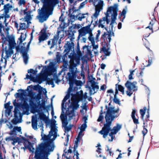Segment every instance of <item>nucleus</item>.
Returning <instances> with one entry per match:
<instances>
[{
  "label": "nucleus",
  "mask_w": 159,
  "mask_h": 159,
  "mask_svg": "<svg viewBox=\"0 0 159 159\" xmlns=\"http://www.w3.org/2000/svg\"><path fill=\"white\" fill-rule=\"evenodd\" d=\"M105 108L107 110L105 117L106 123L104 124L102 130L98 133L102 135L104 138H106L109 134L111 137V139H109L108 141L111 142L114 138L113 135L116 134L122 128V125L118 123H117L116 125L112 129L111 127L112 122L120 115L119 113V108H118L115 109L114 107H108L107 105L105 106Z\"/></svg>",
  "instance_id": "f257e3e1"
},
{
  "label": "nucleus",
  "mask_w": 159,
  "mask_h": 159,
  "mask_svg": "<svg viewBox=\"0 0 159 159\" xmlns=\"http://www.w3.org/2000/svg\"><path fill=\"white\" fill-rule=\"evenodd\" d=\"M42 130V139L43 140L44 142L39 144L38 146L36 147V149L53 151L55 146L54 142L50 138L51 136H53L52 139L54 140L57 137V134L49 133V134L46 135L43 134V131Z\"/></svg>",
  "instance_id": "f03ea898"
},
{
  "label": "nucleus",
  "mask_w": 159,
  "mask_h": 159,
  "mask_svg": "<svg viewBox=\"0 0 159 159\" xmlns=\"http://www.w3.org/2000/svg\"><path fill=\"white\" fill-rule=\"evenodd\" d=\"M76 64L70 66L69 68V72H68L67 75L68 76L69 84L70 87L68 90L69 92L73 90L74 85L75 84L76 86H80L81 85L82 82L81 81L77 80L76 79L77 76V74L79 72L77 70L76 67Z\"/></svg>",
  "instance_id": "7ed1b4c3"
},
{
  "label": "nucleus",
  "mask_w": 159,
  "mask_h": 159,
  "mask_svg": "<svg viewBox=\"0 0 159 159\" xmlns=\"http://www.w3.org/2000/svg\"><path fill=\"white\" fill-rule=\"evenodd\" d=\"M41 1L43 4L41 10H38L39 11V15L37 16V18L39 20V22L43 23L46 20L48 17L49 15L46 13V8L48 5L47 0H41Z\"/></svg>",
  "instance_id": "20e7f679"
},
{
  "label": "nucleus",
  "mask_w": 159,
  "mask_h": 159,
  "mask_svg": "<svg viewBox=\"0 0 159 159\" xmlns=\"http://www.w3.org/2000/svg\"><path fill=\"white\" fill-rule=\"evenodd\" d=\"M9 43L7 45H8L9 46V50L7 49V46H6L5 47H4V50H5L6 53V56L5 57H3V58L5 59V65L4 67L6 65L7 61L6 59L8 58L9 57H11V54L13 53V49H14L16 45V43L15 42V40H14V39L12 38H9Z\"/></svg>",
  "instance_id": "39448f33"
},
{
  "label": "nucleus",
  "mask_w": 159,
  "mask_h": 159,
  "mask_svg": "<svg viewBox=\"0 0 159 159\" xmlns=\"http://www.w3.org/2000/svg\"><path fill=\"white\" fill-rule=\"evenodd\" d=\"M136 81H134L133 82H131L129 81H127L125 84V86L127 88L128 90L126 92L127 95L129 97L131 96L132 94L133 93L130 92L133 90L134 91H137L138 89L137 87L136 86L137 84Z\"/></svg>",
  "instance_id": "423d86ee"
},
{
  "label": "nucleus",
  "mask_w": 159,
  "mask_h": 159,
  "mask_svg": "<svg viewBox=\"0 0 159 159\" xmlns=\"http://www.w3.org/2000/svg\"><path fill=\"white\" fill-rule=\"evenodd\" d=\"M90 82L91 84V86H86V88L89 89L90 95H91L97 92L99 89V86L98 85V83L93 80H91Z\"/></svg>",
  "instance_id": "0eeeda50"
},
{
  "label": "nucleus",
  "mask_w": 159,
  "mask_h": 159,
  "mask_svg": "<svg viewBox=\"0 0 159 159\" xmlns=\"http://www.w3.org/2000/svg\"><path fill=\"white\" fill-rule=\"evenodd\" d=\"M23 141V144L24 147L21 148L25 151L26 149H28L30 152L33 153L34 152V148L33 147V143H31L25 137L22 138Z\"/></svg>",
  "instance_id": "6e6552de"
},
{
  "label": "nucleus",
  "mask_w": 159,
  "mask_h": 159,
  "mask_svg": "<svg viewBox=\"0 0 159 159\" xmlns=\"http://www.w3.org/2000/svg\"><path fill=\"white\" fill-rule=\"evenodd\" d=\"M38 124L39 128H41L40 129L43 131L42 122L41 120L39 121V119H37L36 117L33 116L32 118V126L33 128L35 130L37 129Z\"/></svg>",
  "instance_id": "1a4fd4ad"
},
{
  "label": "nucleus",
  "mask_w": 159,
  "mask_h": 159,
  "mask_svg": "<svg viewBox=\"0 0 159 159\" xmlns=\"http://www.w3.org/2000/svg\"><path fill=\"white\" fill-rule=\"evenodd\" d=\"M7 37H5L4 34L3 33H1V39H2V50H4V45H7V44L6 43V41H7L8 43H9V38L11 39L12 38L14 39V40H15V37L13 35H8L9 32L8 30H7Z\"/></svg>",
  "instance_id": "9d476101"
},
{
  "label": "nucleus",
  "mask_w": 159,
  "mask_h": 159,
  "mask_svg": "<svg viewBox=\"0 0 159 159\" xmlns=\"http://www.w3.org/2000/svg\"><path fill=\"white\" fill-rule=\"evenodd\" d=\"M75 26H70L68 30L66 31V34L68 36V38L70 39V41H73L75 38L74 33L76 32L75 30Z\"/></svg>",
  "instance_id": "9b49d317"
},
{
  "label": "nucleus",
  "mask_w": 159,
  "mask_h": 159,
  "mask_svg": "<svg viewBox=\"0 0 159 159\" xmlns=\"http://www.w3.org/2000/svg\"><path fill=\"white\" fill-rule=\"evenodd\" d=\"M53 151H50L48 150H42L35 149L34 153H37L40 154L42 156H43V158L42 159H48V156L50 154V152H52Z\"/></svg>",
  "instance_id": "f8f14e48"
},
{
  "label": "nucleus",
  "mask_w": 159,
  "mask_h": 159,
  "mask_svg": "<svg viewBox=\"0 0 159 159\" xmlns=\"http://www.w3.org/2000/svg\"><path fill=\"white\" fill-rule=\"evenodd\" d=\"M118 10V5L117 3H115L112 6H110L108 7L107 12L105 13L106 16L108 18L109 17V12L111 13L112 11H113V13H114V11H116V12H117Z\"/></svg>",
  "instance_id": "ddd939ff"
},
{
  "label": "nucleus",
  "mask_w": 159,
  "mask_h": 159,
  "mask_svg": "<svg viewBox=\"0 0 159 159\" xmlns=\"http://www.w3.org/2000/svg\"><path fill=\"white\" fill-rule=\"evenodd\" d=\"M74 43L73 41H67V43L66 44V49L64 51V52H66L67 53H68L70 51L72 50V49H74Z\"/></svg>",
  "instance_id": "4468645a"
},
{
  "label": "nucleus",
  "mask_w": 159,
  "mask_h": 159,
  "mask_svg": "<svg viewBox=\"0 0 159 159\" xmlns=\"http://www.w3.org/2000/svg\"><path fill=\"white\" fill-rule=\"evenodd\" d=\"M38 106L39 107V109L42 108L44 111H46L47 112H48V110H49L50 105H48L47 106H45V101L43 99L42 100V102L40 103V101L38 102Z\"/></svg>",
  "instance_id": "2eb2a0df"
},
{
  "label": "nucleus",
  "mask_w": 159,
  "mask_h": 159,
  "mask_svg": "<svg viewBox=\"0 0 159 159\" xmlns=\"http://www.w3.org/2000/svg\"><path fill=\"white\" fill-rule=\"evenodd\" d=\"M56 121L55 120H52L50 123L51 130L49 131V133H55V134H57V129L55 127V124Z\"/></svg>",
  "instance_id": "dca6fc26"
},
{
  "label": "nucleus",
  "mask_w": 159,
  "mask_h": 159,
  "mask_svg": "<svg viewBox=\"0 0 159 159\" xmlns=\"http://www.w3.org/2000/svg\"><path fill=\"white\" fill-rule=\"evenodd\" d=\"M30 106L32 110H34L35 111H37L38 108V106L34 102V98H31L29 100Z\"/></svg>",
  "instance_id": "f3484780"
},
{
  "label": "nucleus",
  "mask_w": 159,
  "mask_h": 159,
  "mask_svg": "<svg viewBox=\"0 0 159 159\" xmlns=\"http://www.w3.org/2000/svg\"><path fill=\"white\" fill-rule=\"evenodd\" d=\"M101 39L102 40L103 42L106 41V39L107 41L110 43L111 40V37L110 35L107 32H104V34L102 35Z\"/></svg>",
  "instance_id": "a211bd4d"
},
{
  "label": "nucleus",
  "mask_w": 159,
  "mask_h": 159,
  "mask_svg": "<svg viewBox=\"0 0 159 159\" xmlns=\"http://www.w3.org/2000/svg\"><path fill=\"white\" fill-rule=\"evenodd\" d=\"M118 14L117 12H116V11H114V13L111 15V22L110 24V25L111 26V30H113V28L114 26L113 24L114 23H116V24L117 23H116V17L117 16Z\"/></svg>",
  "instance_id": "6ab92c4d"
},
{
  "label": "nucleus",
  "mask_w": 159,
  "mask_h": 159,
  "mask_svg": "<svg viewBox=\"0 0 159 159\" xmlns=\"http://www.w3.org/2000/svg\"><path fill=\"white\" fill-rule=\"evenodd\" d=\"M79 105L78 104V102L76 100H74L70 104V108L72 109V110H76L79 107Z\"/></svg>",
  "instance_id": "aec40b11"
},
{
  "label": "nucleus",
  "mask_w": 159,
  "mask_h": 159,
  "mask_svg": "<svg viewBox=\"0 0 159 159\" xmlns=\"http://www.w3.org/2000/svg\"><path fill=\"white\" fill-rule=\"evenodd\" d=\"M22 54V57L23 58V61L24 63L27 65L28 63L29 56L28 53L25 52H21Z\"/></svg>",
  "instance_id": "412c9836"
},
{
  "label": "nucleus",
  "mask_w": 159,
  "mask_h": 159,
  "mask_svg": "<svg viewBox=\"0 0 159 159\" xmlns=\"http://www.w3.org/2000/svg\"><path fill=\"white\" fill-rule=\"evenodd\" d=\"M93 22V20H92L90 24L85 27H82L86 34H92V30H91L90 27Z\"/></svg>",
  "instance_id": "4be33fe9"
},
{
  "label": "nucleus",
  "mask_w": 159,
  "mask_h": 159,
  "mask_svg": "<svg viewBox=\"0 0 159 159\" xmlns=\"http://www.w3.org/2000/svg\"><path fill=\"white\" fill-rule=\"evenodd\" d=\"M12 7V6L10 5L9 3H7L3 7L4 13L8 14L9 13V11L11 10V8Z\"/></svg>",
  "instance_id": "5701e85b"
},
{
  "label": "nucleus",
  "mask_w": 159,
  "mask_h": 159,
  "mask_svg": "<svg viewBox=\"0 0 159 159\" xmlns=\"http://www.w3.org/2000/svg\"><path fill=\"white\" fill-rule=\"evenodd\" d=\"M48 38V36L47 34H41L40 35L39 37V43H40L46 40Z\"/></svg>",
  "instance_id": "b1692460"
},
{
  "label": "nucleus",
  "mask_w": 159,
  "mask_h": 159,
  "mask_svg": "<svg viewBox=\"0 0 159 159\" xmlns=\"http://www.w3.org/2000/svg\"><path fill=\"white\" fill-rule=\"evenodd\" d=\"M13 104L15 107L14 110L19 111V109L21 108L22 103L16 102V99L13 100Z\"/></svg>",
  "instance_id": "393cba45"
},
{
  "label": "nucleus",
  "mask_w": 159,
  "mask_h": 159,
  "mask_svg": "<svg viewBox=\"0 0 159 159\" xmlns=\"http://www.w3.org/2000/svg\"><path fill=\"white\" fill-rule=\"evenodd\" d=\"M56 71V69L54 67L53 63L52 62H50L48 65V72L52 74Z\"/></svg>",
  "instance_id": "a878e982"
},
{
  "label": "nucleus",
  "mask_w": 159,
  "mask_h": 159,
  "mask_svg": "<svg viewBox=\"0 0 159 159\" xmlns=\"http://www.w3.org/2000/svg\"><path fill=\"white\" fill-rule=\"evenodd\" d=\"M68 92L69 93H68L65 96L63 100L62 101V102L61 103V110L62 111H63L64 109V104L65 102L67 99H69L70 97V92H69L68 91Z\"/></svg>",
  "instance_id": "bb28decb"
},
{
  "label": "nucleus",
  "mask_w": 159,
  "mask_h": 159,
  "mask_svg": "<svg viewBox=\"0 0 159 159\" xmlns=\"http://www.w3.org/2000/svg\"><path fill=\"white\" fill-rule=\"evenodd\" d=\"M66 114L68 116L69 120H71L73 118V117L75 116V114L74 112V111L71 110L70 111L69 110L67 111V112H66Z\"/></svg>",
  "instance_id": "cd10ccee"
},
{
  "label": "nucleus",
  "mask_w": 159,
  "mask_h": 159,
  "mask_svg": "<svg viewBox=\"0 0 159 159\" xmlns=\"http://www.w3.org/2000/svg\"><path fill=\"white\" fill-rule=\"evenodd\" d=\"M70 100H68V102H66L65 103V105H64V110L62 111V113L64 114L65 113L64 111H66V112H67V111H69L70 108Z\"/></svg>",
  "instance_id": "c85d7f7f"
},
{
  "label": "nucleus",
  "mask_w": 159,
  "mask_h": 159,
  "mask_svg": "<svg viewBox=\"0 0 159 159\" xmlns=\"http://www.w3.org/2000/svg\"><path fill=\"white\" fill-rule=\"evenodd\" d=\"M110 48H106L105 47H103L102 50L106 56H109L111 54V52L109 51Z\"/></svg>",
  "instance_id": "c756f323"
},
{
  "label": "nucleus",
  "mask_w": 159,
  "mask_h": 159,
  "mask_svg": "<svg viewBox=\"0 0 159 159\" xmlns=\"http://www.w3.org/2000/svg\"><path fill=\"white\" fill-rule=\"evenodd\" d=\"M147 110V108L146 107H144L143 109H141L140 110V114L141 115V118L143 120V124L144 125H145V122L144 121V116L145 115V114L146 111Z\"/></svg>",
  "instance_id": "7c9ffc66"
},
{
  "label": "nucleus",
  "mask_w": 159,
  "mask_h": 159,
  "mask_svg": "<svg viewBox=\"0 0 159 159\" xmlns=\"http://www.w3.org/2000/svg\"><path fill=\"white\" fill-rule=\"evenodd\" d=\"M71 59H73L75 61L76 64H79L80 63V57L76 54L73 55L72 56Z\"/></svg>",
  "instance_id": "2f4dec72"
},
{
  "label": "nucleus",
  "mask_w": 159,
  "mask_h": 159,
  "mask_svg": "<svg viewBox=\"0 0 159 159\" xmlns=\"http://www.w3.org/2000/svg\"><path fill=\"white\" fill-rule=\"evenodd\" d=\"M73 126V125L70 124L68 126H66L64 127V131L65 133L64 134V135H65L66 133L68 134V132L71 130Z\"/></svg>",
  "instance_id": "473e14b6"
},
{
  "label": "nucleus",
  "mask_w": 159,
  "mask_h": 159,
  "mask_svg": "<svg viewBox=\"0 0 159 159\" xmlns=\"http://www.w3.org/2000/svg\"><path fill=\"white\" fill-rule=\"evenodd\" d=\"M26 37V34L24 35V34L21 33L20 37L19 38L18 40L19 41V44L22 43L23 41L25 40Z\"/></svg>",
  "instance_id": "72a5a7b5"
},
{
  "label": "nucleus",
  "mask_w": 159,
  "mask_h": 159,
  "mask_svg": "<svg viewBox=\"0 0 159 159\" xmlns=\"http://www.w3.org/2000/svg\"><path fill=\"white\" fill-rule=\"evenodd\" d=\"M155 18L154 17L152 19V20L150 22L149 25L146 28V29L149 28L150 30H152V33L153 32L152 27L153 25L154 24L153 21H155Z\"/></svg>",
  "instance_id": "f704fd0d"
},
{
  "label": "nucleus",
  "mask_w": 159,
  "mask_h": 159,
  "mask_svg": "<svg viewBox=\"0 0 159 159\" xmlns=\"http://www.w3.org/2000/svg\"><path fill=\"white\" fill-rule=\"evenodd\" d=\"M79 138H76V140L75 141L74 146V152L75 153L76 150L77 149L78 146V143L80 142Z\"/></svg>",
  "instance_id": "c9c22d12"
},
{
  "label": "nucleus",
  "mask_w": 159,
  "mask_h": 159,
  "mask_svg": "<svg viewBox=\"0 0 159 159\" xmlns=\"http://www.w3.org/2000/svg\"><path fill=\"white\" fill-rule=\"evenodd\" d=\"M11 122L14 125H16L18 123H20L22 122V118H20V119L14 118L12 120Z\"/></svg>",
  "instance_id": "e433bc0d"
},
{
  "label": "nucleus",
  "mask_w": 159,
  "mask_h": 159,
  "mask_svg": "<svg viewBox=\"0 0 159 159\" xmlns=\"http://www.w3.org/2000/svg\"><path fill=\"white\" fill-rule=\"evenodd\" d=\"M30 79L33 82H35L36 79V78L35 77H34L32 76L31 74H30V75L28 74H27L26 75V77L25 78V79Z\"/></svg>",
  "instance_id": "4c0bfd02"
},
{
  "label": "nucleus",
  "mask_w": 159,
  "mask_h": 159,
  "mask_svg": "<svg viewBox=\"0 0 159 159\" xmlns=\"http://www.w3.org/2000/svg\"><path fill=\"white\" fill-rule=\"evenodd\" d=\"M30 79L33 82H35L36 79V78L35 77H34L32 76L31 74H30V75L28 74H27L26 75V77L25 78V79Z\"/></svg>",
  "instance_id": "58836bf2"
},
{
  "label": "nucleus",
  "mask_w": 159,
  "mask_h": 159,
  "mask_svg": "<svg viewBox=\"0 0 159 159\" xmlns=\"http://www.w3.org/2000/svg\"><path fill=\"white\" fill-rule=\"evenodd\" d=\"M105 111L103 112L102 110H101L100 112V115L99 116L97 120L98 122H102L104 118V116L102 115V114L104 113H105Z\"/></svg>",
  "instance_id": "ea45409f"
},
{
  "label": "nucleus",
  "mask_w": 159,
  "mask_h": 159,
  "mask_svg": "<svg viewBox=\"0 0 159 159\" xmlns=\"http://www.w3.org/2000/svg\"><path fill=\"white\" fill-rule=\"evenodd\" d=\"M30 46L27 45L26 48L23 46H21V52H25L28 53L29 50Z\"/></svg>",
  "instance_id": "a19ab883"
},
{
  "label": "nucleus",
  "mask_w": 159,
  "mask_h": 159,
  "mask_svg": "<svg viewBox=\"0 0 159 159\" xmlns=\"http://www.w3.org/2000/svg\"><path fill=\"white\" fill-rule=\"evenodd\" d=\"M100 9L98 8V7H96L95 9V12L93 15V16L95 18H97L99 15L100 12L101 11Z\"/></svg>",
  "instance_id": "79ce46f5"
},
{
  "label": "nucleus",
  "mask_w": 159,
  "mask_h": 159,
  "mask_svg": "<svg viewBox=\"0 0 159 159\" xmlns=\"http://www.w3.org/2000/svg\"><path fill=\"white\" fill-rule=\"evenodd\" d=\"M103 4V1L102 0H99L98 2V5L96 6V7H98V8L102 9V7Z\"/></svg>",
  "instance_id": "37998d69"
},
{
  "label": "nucleus",
  "mask_w": 159,
  "mask_h": 159,
  "mask_svg": "<svg viewBox=\"0 0 159 159\" xmlns=\"http://www.w3.org/2000/svg\"><path fill=\"white\" fill-rule=\"evenodd\" d=\"M14 118H18V115H19L20 118H21V115L19 111L14 110Z\"/></svg>",
  "instance_id": "c03bdc74"
},
{
  "label": "nucleus",
  "mask_w": 159,
  "mask_h": 159,
  "mask_svg": "<svg viewBox=\"0 0 159 159\" xmlns=\"http://www.w3.org/2000/svg\"><path fill=\"white\" fill-rule=\"evenodd\" d=\"M64 0H62L64 1ZM59 2V0H50L49 4L50 5L54 6Z\"/></svg>",
  "instance_id": "a18cd8bd"
},
{
  "label": "nucleus",
  "mask_w": 159,
  "mask_h": 159,
  "mask_svg": "<svg viewBox=\"0 0 159 159\" xmlns=\"http://www.w3.org/2000/svg\"><path fill=\"white\" fill-rule=\"evenodd\" d=\"M78 31L79 34H80V35L81 36H84L86 35V34H87L83 28H82L80 30H79Z\"/></svg>",
  "instance_id": "49530a36"
},
{
  "label": "nucleus",
  "mask_w": 159,
  "mask_h": 159,
  "mask_svg": "<svg viewBox=\"0 0 159 159\" xmlns=\"http://www.w3.org/2000/svg\"><path fill=\"white\" fill-rule=\"evenodd\" d=\"M88 39L91 42L92 45H93L95 43L94 39L93 37V34L92 33L90 34V35L88 37Z\"/></svg>",
  "instance_id": "de8ad7c7"
},
{
  "label": "nucleus",
  "mask_w": 159,
  "mask_h": 159,
  "mask_svg": "<svg viewBox=\"0 0 159 159\" xmlns=\"http://www.w3.org/2000/svg\"><path fill=\"white\" fill-rule=\"evenodd\" d=\"M87 127V124L85 123H84L83 124H82L81 127H79V128L80 129V130H82V131H84L85 130Z\"/></svg>",
  "instance_id": "09e8293b"
},
{
  "label": "nucleus",
  "mask_w": 159,
  "mask_h": 159,
  "mask_svg": "<svg viewBox=\"0 0 159 159\" xmlns=\"http://www.w3.org/2000/svg\"><path fill=\"white\" fill-rule=\"evenodd\" d=\"M34 158L36 159H42L43 156H42L41 154L36 152V153H34Z\"/></svg>",
  "instance_id": "8fccbe9b"
},
{
  "label": "nucleus",
  "mask_w": 159,
  "mask_h": 159,
  "mask_svg": "<svg viewBox=\"0 0 159 159\" xmlns=\"http://www.w3.org/2000/svg\"><path fill=\"white\" fill-rule=\"evenodd\" d=\"M113 100L114 102L115 103L118 104L120 105V100L117 98V96H115V97H114Z\"/></svg>",
  "instance_id": "3c124183"
},
{
  "label": "nucleus",
  "mask_w": 159,
  "mask_h": 159,
  "mask_svg": "<svg viewBox=\"0 0 159 159\" xmlns=\"http://www.w3.org/2000/svg\"><path fill=\"white\" fill-rule=\"evenodd\" d=\"M21 127H14L13 130H12V132H16V131H17L18 132H21Z\"/></svg>",
  "instance_id": "603ef678"
},
{
  "label": "nucleus",
  "mask_w": 159,
  "mask_h": 159,
  "mask_svg": "<svg viewBox=\"0 0 159 159\" xmlns=\"http://www.w3.org/2000/svg\"><path fill=\"white\" fill-rule=\"evenodd\" d=\"M62 58L63 60L62 61L63 63V67L64 68H67L68 66L67 62L65 60L64 57H63Z\"/></svg>",
  "instance_id": "864d4df0"
},
{
  "label": "nucleus",
  "mask_w": 159,
  "mask_h": 159,
  "mask_svg": "<svg viewBox=\"0 0 159 159\" xmlns=\"http://www.w3.org/2000/svg\"><path fill=\"white\" fill-rule=\"evenodd\" d=\"M46 117V115L43 112H42L39 114V118L41 120H45Z\"/></svg>",
  "instance_id": "5fc2aeb1"
},
{
  "label": "nucleus",
  "mask_w": 159,
  "mask_h": 159,
  "mask_svg": "<svg viewBox=\"0 0 159 159\" xmlns=\"http://www.w3.org/2000/svg\"><path fill=\"white\" fill-rule=\"evenodd\" d=\"M62 127H64L67 125L68 124V122L67 119L62 120Z\"/></svg>",
  "instance_id": "6e6d98bb"
},
{
  "label": "nucleus",
  "mask_w": 159,
  "mask_h": 159,
  "mask_svg": "<svg viewBox=\"0 0 159 159\" xmlns=\"http://www.w3.org/2000/svg\"><path fill=\"white\" fill-rule=\"evenodd\" d=\"M37 72V71L36 70H34L32 69L28 70V73H32V74L34 75H36Z\"/></svg>",
  "instance_id": "4d7b16f0"
},
{
  "label": "nucleus",
  "mask_w": 159,
  "mask_h": 159,
  "mask_svg": "<svg viewBox=\"0 0 159 159\" xmlns=\"http://www.w3.org/2000/svg\"><path fill=\"white\" fill-rule=\"evenodd\" d=\"M141 84L143 85L145 87H146V88L145 89V90L147 91V93H148V98H149V95L150 93V91L149 88L148 87H147L146 85H144L142 84Z\"/></svg>",
  "instance_id": "13d9d810"
},
{
  "label": "nucleus",
  "mask_w": 159,
  "mask_h": 159,
  "mask_svg": "<svg viewBox=\"0 0 159 159\" xmlns=\"http://www.w3.org/2000/svg\"><path fill=\"white\" fill-rule=\"evenodd\" d=\"M126 12V10L125 9H123L122 12L119 14V17L120 18V16H125Z\"/></svg>",
  "instance_id": "bf43d9fd"
},
{
  "label": "nucleus",
  "mask_w": 159,
  "mask_h": 159,
  "mask_svg": "<svg viewBox=\"0 0 159 159\" xmlns=\"http://www.w3.org/2000/svg\"><path fill=\"white\" fill-rule=\"evenodd\" d=\"M88 13H86L85 14H81L80 16H79L78 18V20L80 21H81L82 19L83 18H84L86 17L85 16H84L85 15H88Z\"/></svg>",
  "instance_id": "052dcab7"
},
{
  "label": "nucleus",
  "mask_w": 159,
  "mask_h": 159,
  "mask_svg": "<svg viewBox=\"0 0 159 159\" xmlns=\"http://www.w3.org/2000/svg\"><path fill=\"white\" fill-rule=\"evenodd\" d=\"M34 99H35L37 102L39 101L41 99V96L39 95H37L34 97H33Z\"/></svg>",
  "instance_id": "680f3d73"
},
{
  "label": "nucleus",
  "mask_w": 159,
  "mask_h": 159,
  "mask_svg": "<svg viewBox=\"0 0 159 159\" xmlns=\"http://www.w3.org/2000/svg\"><path fill=\"white\" fill-rule=\"evenodd\" d=\"M31 18L30 15L27 14V15L25 17V21H27V24H29V20Z\"/></svg>",
  "instance_id": "e2e57ef3"
},
{
  "label": "nucleus",
  "mask_w": 159,
  "mask_h": 159,
  "mask_svg": "<svg viewBox=\"0 0 159 159\" xmlns=\"http://www.w3.org/2000/svg\"><path fill=\"white\" fill-rule=\"evenodd\" d=\"M29 107H30L29 105H24V104H23L22 103L21 108L23 110L25 109L26 110H28L29 109Z\"/></svg>",
  "instance_id": "0e129e2a"
},
{
  "label": "nucleus",
  "mask_w": 159,
  "mask_h": 159,
  "mask_svg": "<svg viewBox=\"0 0 159 159\" xmlns=\"http://www.w3.org/2000/svg\"><path fill=\"white\" fill-rule=\"evenodd\" d=\"M25 23H21L20 25V29L24 30L25 29Z\"/></svg>",
  "instance_id": "69168bd1"
},
{
  "label": "nucleus",
  "mask_w": 159,
  "mask_h": 159,
  "mask_svg": "<svg viewBox=\"0 0 159 159\" xmlns=\"http://www.w3.org/2000/svg\"><path fill=\"white\" fill-rule=\"evenodd\" d=\"M117 89L120 91L124 90V87L121 85L118 84H117Z\"/></svg>",
  "instance_id": "338daca9"
},
{
  "label": "nucleus",
  "mask_w": 159,
  "mask_h": 159,
  "mask_svg": "<svg viewBox=\"0 0 159 159\" xmlns=\"http://www.w3.org/2000/svg\"><path fill=\"white\" fill-rule=\"evenodd\" d=\"M60 117L61 121L67 119V116L66 115H65L64 114H61L60 116Z\"/></svg>",
  "instance_id": "774afa93"
}]
</instances>
